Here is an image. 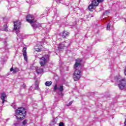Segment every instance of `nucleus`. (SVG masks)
Masks as SVG:
<instances>
[{"label": "nucleus", "instance_id": "f257e3e1", "mask_svg": "<svg viewBox=\"0 0 126 126\" xmlns=\"http://www.w3.org/2000/svg\"><path fill=\"white\" fill-rule=\"evenodd\" d=\"M81 62H82V60L77 59L76 60V63L74 65L75 70L73 74V78L75 81L79 80V79L81 77V71L80 70L81 68Z\"/></svg>", "mask_w": 126, "mask_h": 126}, {"label": "nucleus", "instance_id": "f03ea898", "mask_svg": "<svg viewBox=\"0 0 126 126\" xmlns=\"http://www.w3.org/2000/svg\"><path fill=\"white\" fill-rule=\"evenodd\" d=\"M114 81L118 85V87L120 89L123 90L126 87V78H122L121 76H116L114 78Z\"/></svg>", "mask_w": 126, "mask_h": 126}, {"label": "nucleus", "instance_id": "7ed1b4c3", "mask_svg": "<svg viewBox=\"0 0 126 126\" xmlns=\"http://www.w3.org/2000/svg\"><path fill=\"white\" fill-rule=\"evenodd\" d=\"M16 117L17 120H23L25 118L26 115V111L25 109L23 107H20L15 110Z\"/></svg>", "mask_w": 126, "mask_h": 126}, {"label": "nucleus", "instance_id": "20e7f679", "mask_svg": "<svg viewBox=\"0 0 126 126\" xmlns=\"http://www.w3.org/2000/svg\"><path fill=\"white\" fill-rule=\"evenodd\" d=\"M20 26H21V22H20V21L14 22V30L16 31V33L17 34L18 37H19L20 39H22V35L19 34Z\"/></svg>", "mask_w": 126, "mask_h": 126}, {"label": "nucleus", "instance_id": "39448f33", "mask_svg": "<svg viewBox=\"0 0 126 126\" xmlns=\"http://www.w3.org/2000/svg\"><path fill=\"white\" fill-rule=\"evenodd\" d=\"M49 58H50V56L48 55H46L40 58L39 63L41 66H44L45 64L48 63V61H49Z\"/></svg>", "mask_w": 126, "mask_h": 126}, {"label": "nucleus", "instance_id": "423d86ee", "mask_svg": "<svg viewBox=\"0 0 126 126\" xmlns=\"http://www.w3.org/2000/svg\"><path fill=\"white\" fill-rule=\"evenodd\" d=\"M27 21L30 23L31 24H34L36 22V20H35V17L32 15H29L27 16Z\"/></svg>", "mask_w": 126, "mask_h": 126}, {"label": "nucleus", "instance_id": "0eeeda50", "mask_svg": "<svg viewBox=\"0 0 126 126\" xmlns=\"http://www.w3.org/2000/svg\"><path fill=\"white\" fill-rule=\"evenodd\" d=\"M54 91L56 92L57 90L59 91V94L60 93H63V86L60 85L59 87H58V85L56 84L54 86V87L53 88Z\"/></svg>", "mask_w": 126, "mask_h": 126}, {"label": "nucleus", "instance_id": "6e6552de", "mask_svg": "<svg viewBox=\"0 0 126 126\" xmlns=\"http://www.w3.org/2000/svg\"><path fill=\"white\" fill-rule=\"evenodd\" d=\"M44 24H39V23H34L32 25V27L33 29H36V28H39V27H42V28H45L44 26Z\"/></svg>", "mask_w": 126, "mask_h": 126}, {"label": "nucleus", "instance_id": "1a4fd4ad", "mask_svg": "<svg viewBox=\"0 0 126 126\" xmlns=\"http://www.w3.org/2000/svg\"><path fill=\"white\" fill-rule=\"evenodd\" d=\"M103 0H93L92 3L93 4V5H94V6H98L99 3L103 1Z\"/></svg>", "mask_w": 126, "mask_h": 126}, {"label": "nucleus", "instance_id": "9d476101", "mask_svg": "<svg viewBox=\"0 0 126 126\" xmlns=\"http://www.w3.org/2000/svg\"><path fill=\"white\" fill-rule=\"evenodd\" d=\"M27 48L26 47H24L23 49V55L25 61L27 62V52H26Z\"/></svg>", "mask_w": 126, "mask_h": 126}, {"label": "nucleus", "instance_id": "9b49d317", "mask_svg": "<svg viewBox=\"0 0 126 126\" xmlns=\"http://www.w3.org/2000/svg\"><path fill=\"white\" fill-rule=\"evenodd\" d=\"M5 93H3L1 94V99L2 100V104H4V102H6V100H5V97H6Z\"/></svg>", "mask_w": 126, "mask_h": 126}, {"label": "nucleus", "instance_id": "f8f14e48", "mask_svg": "<svg viewBox=\"0 0 126 126\" xmlns=\"http://www.w3.org/2000/svg\"><path fill=\"white\" fill-rule=\"evenodd\" d=\"M60 36H61L63 38H65L66 36H68V32H63L60 33Z\"/></svg>", "mask_w": 126, "mask_h": 126}, {"label": "nucleus", "instance_id": "ddd939ff", "mask_svg": "<svg viewBox=\"0 0 126 126\" xmlns=\"http://www.w3.org/2000/svg\"><path fill=\"white\" fill-rule=\"evenodd\" d=\"M10 71H13V73H16V72H18L19 71V69L18 68H13V67H11L10 69Z\"/></svg>", "mask_w": 126, "mask_h": 126}, {"label": "nucleus", "instance_id": "4468645a", "mask_svg": "<svg viewBox=\"0 0 126 126\" xmlns=\"http://www.w3.org/2000/svg\"><path fill=\"white\" fill-rule=\"evenodd\" d=\"M36 71L38 74H39L40 73H43V68L41 67H36Z\"/></svg>", "mask_w": 126, "mask_h": 126}, {"label": "nucleus", "instance_id": "2eb2a0df", "mask_svg": "<svg viewBox=\"0 0 126 126\" xmlns=\"http://www.w3.org/2000/svg\"><path fill=\"white\" fill-rule=\"evenodd\" d=\"M63 47H67V45H66V44H60L58 46V49L60 50L62 49H63Z\"/></svg>", "mask_w": 126, "mask_h": 126}, {"label": "nucleus", "instance_id": "dca6fc26", "mask_svg": "<svg viewBox=\"0 0 126 126\" xmlns=\"http://www.w3.org/2000/svg\"><path fill=\"white\" fill-rule=\"evenodd\" d=\"M41 46H42V45L37 44V46L34 47V49L35 50V51L36 52H38L39 53H40V52H41V49L39 48H38V47H40Z\"/></svg>", "mask_w": 126, "mask_h": 126}, {"label": "nucleus", "instance_id": "f3484780", "mask_svg": "<svg viewBox=\"0 0 126 126\" xmlns=\"http://www.w3.org/2000/svg\"><path fill=\"white\" fill-rule=\"evenodd\" d=\"M53 84V82L52 81H47L45 83V86H51Z\"/></svg>", "mask_w": 126, "mask_h": 126}, {"label": "nucleus", "instance_id": "a211bd4d", "mask_svg": "<svg viewBox=\"0 0 126 126\" xmlns=\"http://www.w3.org/2000/svg\"><path fill=\"white\" fill-rule=\"evenodd\" d=\"M94 6H95L94 5L93 3H92L91 4H90L89 6L88 9H89V10L91 11V9H93V7H94Z\"/></svg>", "mask_w": 126, "mask_h": 126}, {"label": "nucleus", "instance_id": "6ab92c4d", "mask_svg": "<svg viewBox=\"0 0 126 126\" xmlns=\"http://www.w3.org/2000/svg\"><path fill=\"white\" fill-rule=\"evenodd\" d=\"M56 121H55V120H53V121H52V122H51V126H54V125H56Z\"/></svg>", "mask_w": 126, "mask_h": 126}, {"label": "nucleus", "instance_id": "aec40b11", "mask_svg": "<svg viewBox=\"0 0 126 126\" xmlns=\"http://www.w3.org/2000/svg\"><path fill=\"white\" fill-rule=\"evenodd\" d=\"M111 28V24H108L107 25V30H110V29Z\"/></svg>", "mask_w": 126, "mask_h": 126}, {"label": "nucleus", "instance_id": "412c9836", "mask_svg": "<svg viewBox=\"0 0 126 126\" xmlns=\"http://www.w3.org/2000/svg\"><path fill=\"white\" fill-rule=\"evenodd\" d=\"M35 89L38 90L39 89V86H38V82H35Z\"/></svg>", "mask_w": 126, "mask_h": 126}, {"label": "nucleus", "instance_id": "4be33fe9", "mask_svg": "<svg viewBox=\"0 0 126 126\" xmlns=\"http://www.w3.org/2000/svg\"><path fill=\"white\" fill-rule=\"evenodd\" d=\"M27 124V120H24L23 122V124L24 125H25L26 124Z\"/></svg>", "mask_w": 126, "mask_h": 126}, {"label": "nucleus", "instance_id": "5701e85b", "mask_svg": "<svg viewBox=\"0 0 126 126\" xmlns=\"http://www.w3.org/2000/svg\"><path fill=\"white\" fill-rule=\"evenodd\" d=\"M59 126H63V123H60L59 124Z\"/></svg>", "mask_w": 126, "mask_h": 126}, {"label": "nucleus", "instance_id": "b1692460", "mask_svg": "<svg viewBox=\"0 0 126 126\" xmlns=\"http://www.w3.org/2000/svg\"><path fill=\"white\" fill-rule=\"evenodd\" d=\"M71 104H72V101H71L69 103V104L67 105V106H70V105H71Z\"/></svg>", "mask_w": 126, "mask_h": 126}, {"label": "nucleus", "instance_id": "393cba45", "mask_svg": "<svg viewBox=\"0 0 126 126\" xmlns=\"http://www.w3.org/2000/svg\"><path fill=\"white\" fill-rule=\"evenodd\" d=\"M4 27L5 28H7V25H4Z\"/></svg>", "mask_w": 126, "mask_h": 126}, {"label": "nucleus", "instance_id": "a878e982", "mask_svg": "<svg viewBox=\"0 0 126 126\" xmlns=\"http://www.w3.org/2000/svg\"><path fill=\"white\" fill-rule=\"evenodd\" d=\"M4 31H6V29H5L4 30Z\"/></svg>", "mask_w": 126, "mask_h": 126}, {"label": "nucleus", "instance_id": "bb28decb", "mask_svg": "<svg viewBox=\"0 0 126 126\" xmlns=\"http://www.w3.org/2000/svg\"><path fill=\"white\" fill-rule=\"evenodd\" d=\"M23 86H25V84H23Z\"/></svg>", "mask_w": 126, "mask_h": 126}, {"label": "nucleus", "instance_id": "cd10ccee", "mask_svg": "<svg viewBox=\"0 0 126 126\" xmlns=\"http://www.w3.org/2000/svg\"><path fill=\"white\" fill-rule=\"evenodd\" d=\"M14 125H15V126H16V124H15Z\"/></svg>", "mask_w": 126, "mask_h": 126}, {"label": "nucleus", "instance_id": "c85d7f7f", "mask_svg": "<svg viewBox=\"0 0 126 126\" xmlns=\"http://www.w3.org/2000/svg\"><path fill=\"white\" fill-rule=\"evenodd\" d=\"M126 22V20H125Z\"/></svg>", "mask_w": 126, "mask_h": 126}]
</instances>
